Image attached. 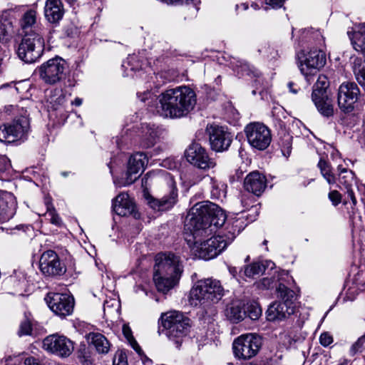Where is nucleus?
Listing matches in <instances>:
<instances>
[{
	"instance_id": "nucleus-1",
	"label": "nucleus",
	"mask_w": 365,
	"mask_h": 365,
	"mask_svg": "<svg viewBox=\"0 0 365 365\" xmlns=\"http://www.w3.org/2000/svg\"><path fill=\"white\" fill-rule=\"evenodd\" d=\"M226 221V215L216 204L209 201L196 203L190 210L185 222V228L193 239L192 250L200 259L209 260L220 254L227 246V242L220 235L206 240L215 227H222Z\"/></svg>"
},
{
	"instance_id": "nucleus-2",
	"label": "nucleus",
	"mask_w": 365,
	"mask_h": 365,
	"mask_svg": "<svg viewBox=\"0 0 365 365\" xmlns=\"http://www.w3.org/2000/svg\"><path fill=\"white\" fill-rule=\"evenodd\" d=\"M138 97L143 102L148 101L151 106L153 100L158 101L155 112L164 118H181L192 110L196 103V95L192 89L187 86H179L168 89L156 97L149 91L138 93Z\"/></svg>"
},
{
	"instance_id": "nucleus-3",
	"label": "nucleus",
	"mask_w": 365,
	"mask_h": 365,
	"mask_svg": "<svg viewBox=\"0 0 365 365\" xmlns=\"http://www.w3.org/2000/svg\"><path fill=\"white\" fill-rule=\"evenodd\" d=\"M22 38L17 48L18 57L26 63L37 61L43 55L45 46V29L37 22L36 11L30 9L21 17Z\"/></svg>"
},
{
	"instance_id": "nucleus-4",
	"label": "nucleus",
	"mask_w": 365,
	"mask_h": 365,
	"mask_svg": "<svg viewBox=\"0 0 365 365\" xmlns=\"http://www.w3.org/2000/svg\"><path fill=\"white\" fill-rule=\"evenodd\" d=\"M153 280L158 292L168 293L179 282L183 269L180 258L174 253L155 256Z\"/></svg>"
},
{
	"instance_id": "nucleus-5",
	"label": "nucleus",
	"mask_w": 365,
	"mask_h": 365,
	"mask_svg": "<svg viewBox=\"0 0 365 365\" xmlns=\"http://www.w3.org/2000/svg\"><path fill=\"white\" fill-rule=\"evenodd\" d=\"M223 295L224 289L219 280L212 278L200 279L191 288L189 302L195 307H207L218 302Z\"/></svg>"
},
{
	"instance_id": "nucleus-6",
	"label": "nucleus",
	"mask_w": 365,
	"mask_h": 365,
	"mask_svg": "<svg viewBox=\"0 0 365 365\" xmlns=\"http://www.w3.org/2000/svg\"><path fill=\"white\" fill-rule=\"evenodd\" d=\"M6 109L9 110V108ZM9 109L16 115L11 121L0 127V142L11 143L16 141H24L30 130L27 111L21 108L19 114H17L19 111L17 107L10 106Z\"/></svg>"
},
{
	"instance_id": "nucleus-7",
	"label": "nucleus",
	"mask_w": 365,
	"mask_h": 365,
	"mask_svg": "<svg viewBox=\"0 0 365 365\" xmlns=\"http://www.w3.org/2000/svg\"><path fill=\"white\" fill-rule=\"evenodd\" d=\"M277 297L281 300L274 302L268 307L266 314L269 321L282 320L295 310L296 296L293 290L279 283L277 288Z\"/></svg>"
},
{
	"instance_id": "nucleus-8",
	"label": "nucleus",
	"mask_w": 365,
	"mask_h": 365,
	"mask_svg": "<svg viewBox=\"0 0 365 365\" xmlns=\"http://www.w3.org/2000/svg\"><path fill=\"white\" fill-rule=\"evenodd\" d=\"M262 346V338L255 333L241 334L232 342L234 356L238 360L247 361L257 355Z\"/></svg>"
},
{
	"instance_id": "nucleus-9",
	"label": "nucleus",
	"mask_w": 365,
	"mask_h": 365,
	"mask_svg": "<svg viewBox=\"0 0 365 365\" xmlns=\"http://www.w3.org/2000/svg\"><path fill=\"white\" fill-rule=\"evenodd\" d=\"M160 320L166 336L171 339L185 336L190 331V320L180 312L174 311L162 314Z\"/></svg>"
},
{
	"instance_id": "nucleus-10",
	"label": "nucleus",
	"mask_w": 365,
	"mask_h": 365,
	"mask_svg": "<svg viewBox=\"0 0 365 365\" xmlns=\"http://www.w3.org/2000/svg\"><path fill=\"white\" fill-rule=\"evenodd\" d=\"M329 81L325 76H319L315 83L312 94V99L318 111L325 117L334 115L332 100L329 98L327 88Z\"/></svg>"
},
{
	"instance_id": "nucleus-11",
	"label": "nucleus",
	"mask_w": 365,
	"mask_h": 365,
	"mask_svg": "<svg viewBox=\"0 0 365 365\" xmlns=\"http://www.w3.org/2000/svg\"><path fill=\"white\" fill-rule=\"evenodd\" d=\"M67 68L66 61L56 56L42 63L38 68V73L46 83L53 85L65 78Z\"/></svg>"
},
{
	"instance_id": "nucleus-12",
	"label": "nucleus",
	"mask_w": 365,
	"mask_h": 365,
	"mask_svg": "<svg viewBox=\"0 0 365 365\" xmlns=\"http://www.w3.org/2000/svg\"><path fill=\"white\" fill-rule=\"evenodd\" d=\"M299 68L307 82L310 83L312 76L326 63V56L320 49L312 50L306 54H298Z\"/></svg>"
},
{
	"instance_id": "nucleus-13",
	"label": "nucleus",
	"mask_w": 365,
	"mask_h": 365,
	"mask_svg": "<svg viewBox=\"0 0 365 365\" xmlns=\"http://www.w3.org/2000/svg\"><path fill=\"white\" fill-rule=\"evenodd\" d=\"M245 133L249 144L259 150H265L272 141L270 130L261 123L247 124L245 128Z\"/></svg>"
},
{
	"instance_id": "nucleus-14",
	"label": "nucleus",
	"mask_w": 365,
	"mask_h": 365,
	"mask_svg": "<svg viewBox=\"0 0 365 365\" xmlns=\"http://www.w3.org/2000/svg\"><path fill=\"white\" fill-rule=\"evenodd\" d=\"M43 349L48 353L61 358L69 356L74 349L73 342L63 335L50 334L42 342Z\"/></svg>"
},
{
	"instance_id": "nucleus-15",
	"label": "nucleus",
	"mask_w": 365,
	"mask_h": 365,
	"mask_svg": "<svg viewBox=\"0 0 365 365\" xmlns=\"http://www.w3.org/2000/svg\"><path fill=\"white\" fill-rule=\"evenodd\" d=\"M169 190L161 198H155L149 193H145V198L150 208L158 212L171 210L178 202V190L175 182L170 179L168 182Z\"/></svg>"
},
{
	"instance_id": "nucleus-16",
	"label": "nucleus",
	"mask_w": 365,
	"mask_h": 365,
	"mask_svg": "<svg viewBox=\"0 0 365 365\" xmlns=\"http://www.w3.org/2000/svg\"><path fill=\"white\" fill-rule=\"evenodd\" d=\"M360 90L354 82H344L338 89L337 102L341 110L349 113L354 110Z\"/></svg>"
},
{
	"instance_id": "nucleus-17",
	"label": "nucleus",
	"mask_w": 365,
	"mask_h": 365,
	"mask_svg": "<svg viewBox=\"0 0 365 365\" xmlns=\"http://www.w3.org/2000/svg\"><path fill=\"white\" fill-rule=\"evenodd\" d=\"M39 269L43 275L53 277L62 276L66 272V267L58 254L51 250L42 253L39 259Z\"/></svg>"
},
{
	"instance_id": "nucleus-18",
	"label": "nucleus",
	"mask_w": 365,
	"mask_h": 365,
	"mask_svg": "<svg viewBox=\"0 0 365 365\" xmlns=\"http://www.w3.org/2000/svg\"><path fill=\"white\" fill-rule=\"evenodd\" d=\"M45 300L51 310L61 317L68 316L73 312V298L67 294L50 292Z\"/></svg>"
},
{
	"instance_id": "nucleus-19",
	"label": "nucleus",
	"mask_w": 365,
	"mask_h": 365,
	"mask_svg": "<svg viewBox=\"0 0 365 365\" xmlns=\"http://www.w3.org/2000/svg\"><path fill=\"white\" fill-rule=\"evenodd\" d=\"M206 132L209 135L212 150L216 152L227 150L232 141V135L222 126L208 125Z\"/></svg>"
},
{
	"instance_id": "nucleus-20",
	"label": "nucleus",
	"mask_w": 365,
	"mask_h": 365,
	"mask_svg": "<svg viewBox=\"0 0 365 365\" xmlns=\"http://www.w3.org/2000/svg\"><path fill=\"white\" fill-rule=\"evenodd\" d=\"M185 155L190 163L200 169H210L215 168L216 165L215 160L210 158L205 149L202 148L200 144L197 143H192L185 150Z\"/></svg>"
},
{
	"instance_id": "nucleus-21",
	"label": "nucleus",
	"mask_w": 365,
	"mask_h": 365,
	"mask_svg": "<svg viewBox=\"0 0 365 365\" xmlns=\"http://www.w3.org/2000/svg\"><path fill=\"white\" fill-rule=\"evenodd\" d=\"M148 163L145 153L138 152L132 155L128 163L125 182L123 185H128L134 182L143 173Z\"/></svg>"
},
{
	"instance_id": "nucleus-22",
	"label": "nucleus",
	"mask_w": 365,
	"mask_h": 365,
	"mask_svg": "<svg viewBox=\"0 0 365 365\" xmlns=\"http://www.w3.org/2000/svg\"><path fill=\"white\" fill-rule=\"evenodd\" d=\"M68 98L61 91H58L50 98L48 106V115L51 118H58L60 123L68 117L69 112Z\"/></svg>"
},
{
	"instance_id": "nucleus-23",
	"label": "nucleus",
	"mask_w": 365,
	"mask_h": 365,
	"mask_svg": "<svg viewBox=\"0 0 365 365\" xmlns=\"http://www.w3.org/2000/svg\"><path fill=\"white\" fill-rule=\"evenodd\" d=\"M17 207V200L14 195L0 190V223H4L13 218Z\"/></svg>"
},
{
	"instance_id": "nucleus-24",
	"label": "nucleus",
	"mask_w": 365,
	"mask_h": 365,
	"mask_svg": "<svg viewBox=\"0 0 365 365\" xmlns=\"http://www.w3.org/2000/svg\"><path fill=\"white\" fill-rule=\"evenodd\" d=\"M339 171L338 175V184L337 186L342 189L343 187L346 190L348 197L351 200L354 205L356 204V199L355 197L352 187L356 184L354 173L346 168H343L341 165L337 167Z\"/></svg>"
},
{
	"instance_id": "nucleus-25",
	"label": "nucleus",
	"mask_w": 365,
	"mask_h": 365,
	"mask_svg": "<svg viewBox=\"0 0 365 365\" xmlns=\"http://www.w3.org/2000/svg\"><path fill=\"white\" fill-rule=\"evenodd\" d=\"M244 187L249 192L259 196L267 187L266 177L258 171L252 172L245 178Z\"/></svg>"
},
{
	"instance_id": "nucleus-26",
	"label": "nucleus",
	"mask_w": 365,
	"mask_h": 365,
	"mask_svg": "<svg viewBox=\"0 0 365 365\" xmlns=\"http://www.w3.org/2000/svg\"><path fill=\"white\" fill-rule=\"evenodd\" d=\"M113 210L120 216L131 215L135 210V205L127 193H120L113 200Z\"/></svg>"
},
{
	"instance_id": "nucleus-27",
	"label": "nucleus",
	"mask_w": 365,
	"mask_h": 365,
	"mask_svg": "<svg viewBox=\"0 0 365 365\" xmlns=\"http://www.w3.org/2000/svg\"><path fill=\"white\" fill-rule=\"evenodd\" d=\"M14 11L5 10L0 15V42L7 43L11 36L13 23L15 19Z\"/></svg>"
},
{
	"instance_id": "nucleus-28",
	"label": "nucleus",
	"mask_w": 365,
	"mask_h": 365,
	"mask_svg": "<svg viewBox=\"0 0 365 365\" xmlns=\"http://www.w3.org/2000/svg\"><path fill=\"white\" fill-rule=\"evenodd\" d=\"M160 129L154 124H143L142 125V135L140 145L142 148L153 147L158 140Z\"/></svg>"
},
{
	"instance_id": "nucleus-29",
	"label": "nucleus",
	"mask_w": 365,
	"mask_h": 365,
	"mask_svg": "<svg viewBox=\"0 0 365 365\" xmlns=\"http://www.w3.org/2000/svg\"><path fill=\"white\" fill-rule=\"evenodd\" d=\"M354 48L365 56V23L355 24L351 32L348 31Z\"/></svg>"
},
{
	"instance_id": "nucleus-30",
	"label": "nucleus",
	"mask_w": 365,
	"mask_h": 365,
	"mask_svg": "<svg viewBox=\"0 0 365 365\" xmlns=\"http://www.w3.org/2000/svg\"><path fill=\"white\" fill-rule=\"evenodd\" d=\"M63 4L61 0H46L44 14L50 23L58 22L63 16Z\"/></svg>"
},
{
	"instance_id": "nucleus-31",
	"label": "nucleus",
	"mask_w": 365,
	"mask_h": 365,
	"mask_svg": "<svg viewBox=\"0 0 365 365\" xmlns=\"http://www.w3.org/2000/svg\"><path fill=\"white\" fill-rule=\"evenodd\" d=\"M225 314L229 320L233 323L242 321L246 316L245 304L240 301L232 302L227 306Z\"/></svg>"
},
{
	"instance_id": "nucleus-32",
	"label": "nucleus",
	"mask_w": 365,
	"mask_h": 365,
	"mask_svg": "<svg viewBox=\"0 0 365 365\" xmlns=\"http://www.w3.org/2000/svg\"><path fill=\"white\" fill-rule=\"evenodd\" d=\"M230 66L235 71L237 75L240 76H243L245 75L250 76L253 74L255 76L257 77V78L255 81V85L260 82L261 78L258 76V74L252 71L250 66L245 61L242 59H239L237 58H232L230 60Z\"/></svg>"
},
{
	"instance_id": "nucleus-33",
	"label": "nucleus",
	"mask_w": 365,
	"mask_h": 365,
	"mask_svg": "<svg viewBox=\"0 0 365 365\" xmlns=\"http://www.w3.org/2000/svg\"><path fill=\"white\" fill-rule=\"evenodd\" d=\"M87 341L92 344L99 354H107L110 349V343L107 339L100 333H89Z\"/></svg>"
},
{
	"instance_id": "nucleus-34",
	"label": "nucleus",
	"mask_w": 365,
	"mask_h": 365,
	"mask_svg": "<svg viewBox=\"0 0 365 365\" xmlns=\"http://www.w3.org/2000/svg\"><path fill=\"white\" fill-rule=\"evenodd\" d=\"M265 270L264 266L259 262H253L245 267L244 269L239 272L240 276H245L248 278H254L259 275Z\"/></svg>"
},
{
	"instance_id": "nucleus-35",
	"label": "nucleus",
	"mask_w": 365,
	"mask_h": 365,
	"mask_svg": "<svg viewBox=\"0 0 365 365\" xmlns=\"http://www.w3.org/2000/svg\"><path fill=\"white\" fill-rule=\"evenodd\" d=\"M318 167L329 184L332 185L336 182V178L331 171L330 165L327 161L321 159L318 163Z\"/></svg>"
},
{
	"instance_id": "nucleus-36",
	"label": "nucleus",
	"mask_w": 365,
	"mask_h": 365,
	"mask_svg": "<svg viewBox=\"0 0 365 365\" xmlns=\"http://www.w3.org/2000/svg\"><path fill=\"white\" fill-rule=\"evenodd\" d=\"M312 39L317 41L319 44H320L324 41L323 36H322L320 31L317 30L314 31L312 29H304L302 31L299 43H303L304 41H309Z\"/></svg>"
},
{
	"instance_id": "nucleus-37",
	"label": "nucleus",
	"mask_w": 365,
	"mask_h": 365,
	"mask_svg": "<svg viewBox=\"0 0 365 365\" xmlns=\"http://www.w3.org/2000/svg\"><path fill=\"white\" fill-rule=\"evenodd\" d=\"M143 65V63L140 61L138 56L133 54L128 57L127 61L124 62L122 66L126 69L130 68V71H136L141 70Z\"/></svg>"
},
{
	"instance_id": "nucleus-38",
	"label": "nucleus",
	"mask_w": 365,
	"mask_h": 365,
	"mask_svg": "<svg viewBox=\"0 0 365 365\" xmlns=\"http://www.w3.org/2000/svg\"><path fill=\"white\" fill-rule=\"evenodd\" d=\"M247 314L251 319L256 320L261 316L262 309L257 304H252L247 307L246 310V314Z\"/></svg>"
},
{
	"instance_id": "nucleus-39",
	"label": "nucleus",
	"mask_w": 365,
	"mask_h": 365,
	"mask_svg": "<svg viewBox=\"0 0 365 365\" xmlns=\"http://www.w3.org/2000/svg\"><path fill=\"white\" fill-rule=\"evenodd\" d=\"M365 344V338L359 337L356 341H355L351 346L349 349V353L351 356H354L356 354L359 352H361L364 349V345Z\"/></svg>"
},
{
	"instance_id": "nucleus-40",
	"label": "nucleus",
	"mask_w": 365,
	"mask_h": 365,
	"mask_svg": "<svg viewBox=\"0 0 365 365\" xmlns=\"http://www.w3.org/2000/svg\"><path fill=\"white\" fill-rule=\"evenodd\" d=\"M32 332L31 323L29 319H25L20 324L19 330L18 331L19 336L31 335Z\"/></svg>"
},
{
	"instance_id": "nucleus-41",
	"label": "nucleus",
	"mask_w": 365,
	"mask_h": 365,
	"mask_svg": "<svg viewBox=\"0 0 365 365\" xmlns=\"http://www.w3.org/2000/svg\"><path fill=\"white\" fill-rule=\"evenodd\" d=\"M78 357L81 363L83 365H88L91 364V359H90L88 353L86 350L85 346L83 348H81L78 351Z\"/></svg>"
},
{
	"instance_id": "nucleus-42",
	"label": "nucleus",
	"mask_w": 365,
	"mask_h": 365,
	"mask_svg": "<svg viewBox=\"0 0 365 365\" xmlns=\"http://www.w3.org/2000/svg\"><path fill=\"white\" fill-rule=\"evenodd\" d=\"M46 215L49 217L52 224L58 226L61 225V220L54 210H48Z\"/></svg>"
},
{
	"instance_id": "nucleus-43",
	"label": "nucleus",
	"mask_w": 365,
	"mask_h": 365,
	"mask_svg": "<svg viewBox=\"0 0 365 365\" xmlns=\"http://www.w3.org/2000/svg\"><path fill=\"white\" fill-rule=\"evenodd\" d=\"M243 218V217L242 218L239 217L234 220L232 223V229L234 232L237 231V233H240L247 226V224L245 223Z\"/></svg>"
},
{
	"instance_id": "nucleus-44",
	"label": "nucleus",
	"mask_w": 365,
	"mask_h": 365,
	"mask_svg": "<svg viewBox=\"0 0 365 365\" xmlns=\"http://www.w3.org/2000/svg\"><path fill=\"white\" fill-rule=\"evenodd\" d=\"M354 74L358 83L365 88V66L358 71L355 70Z\"/></svg>"
},
{
	"instance_id": "nucleus-45",
	"label": "nucleus",
	"mask_w": 365,
	"mask_h": 365,
	"mask_svg": "<svg viewBox=\"0 0 365 365\" xmlns=\"http://www.w3.org/2000/svg\"><path fill=\"white\" fill-rule=\"evenodd\" d=\"M319 341L322 346H328L333 342V337L328 332H324L319 336Z\"/></svg>"
},
{
	"instance_id": "nucleus-46",
	"label": "nucleus",
	"mask_w": 365,
	"mask_h": 365,
	"mask_svg": "<svg viewBox=\"0 0 365 365\" xmlns=\"http://www.w3.org/2000/svg\"><path fill=\"white\" fill-rule=\"evenodd\" d=\"M329 198L332 204L336 206L341 202V195L337 190H333L329 193Z\"/></svg>"
},
{
	"instance_id": "nucleus-47",
	"label": "nucleus",
	"mask_w": 365,
	"mask_h": 365,
	"mask_svg": "<svg viewBox=\"0 0 365 365\" xmlns=\"http://www.w3.org/2000/svg\"><path fill=\"white\" fill-rule=\"evenodd\" d=\"M272 113L273 117L275 118L279 121H282L281 117L284 118H285V110L281 106L274 107Z\"/></svg>"
},
{
	"instance_id": "nucleus-48",
	"label": "nucleus",
	"mask_w": 365,
	"mask_h": 365,
	"mask_svg": "<svg viewBox=\"0 0 365 365\" xmlns=\"http://www.w3.org/2000/svg\"><path fill=\"white\" fill-rule=\"evenodd\" d=\"M210 184L212 195L215 197H219L220 195V189L219 187L220 185L212 178H210Z\"/></svg>"
},
{
	"instance_id": "nucleus-49",
	"label": "nucleus",
	"mask_w": 365,
	"mask_h": 365,
	"mask_svg": "<svg viewBox=\"0 0 365 365\" xmlns=\"http://www.w3.org/2000/svg\"><path fill=\"white\" fill-rule=\"evenodd\" d=\"M10 165V162L8 158L3 156L0 157V175L8 170Z\"/></svg>"
},
{
	"instance_id": "nucleus-50",
	"label": "nucleus",
	"mask_w": 365,
	"mask_h": 365,
	"mask_svg": "<svg viewBox=\"0 0 365 365\" xmlns=\"http://www.w3.org/2000/svg\"><path fill=\"white\" fill-rule=\"evenodd\" d=\"M273 281L271 278H263L257 283V287L261 289H269L272 286Z\"/></svg>"
},
{
	"instance_id": "nucleus-51",
	"label": "nucleus",
	"mask_w": 365,
	"mask_h": 365,
	"mask_svg": "<svg viewBox=\"0 0 365 365\" xmlns=\"http://www.w3.org/2000/svg\"><path fill=\"white\" fill-rule=\"evenodd\" d=\"M286 0H264L266 4L270 6L273 9L281 8Z\"/></svg>"
},
{
	"instance_id": "nucleus-52",
	"label": "nucleus",
	"mask_w": 365,
	"mask_h": 365,
	"mask_svg": "<svg viewBox=\"0 0 365 365\" xmlns=\"http://www.w3.org/2000/svg\"><path fill=\"white\" fill-rule=\"evenodd\" d=\"M123 333L125 337L128 341L132 339H133V335H132V331H131L130 328L128 325L124 324L123 326Z\"/></svg>"
},
{
	"instance_id": "nucleus-53",
	"label": "nucleus",
	"mask_w": 365,
	"mask_h": 365,
	"mask_svg": "<svg viewBox=\"0 0 365 365\" xmlns=\"http://www.w3.org/2000/svg\"><path fill=\"white\" fill-rule=\"evenodd\" d=\"M131 345V346L133 348V349L139 354L141 355L142 354V349L139 344L137 343V341L133 339L128 341Z\"/></svg>"
},
{
	"instance_id": "nucleus-54",
	"label": "nucleus",
	"mask_w": 365,
	"mask_h": 365,
	"mask_svg": "<svg viewBox=\"0 0 365 365\" xmlns=\"http://www.w3.org/2000/svg\"><path fill=\"white\" fill-rule=\"evenodd\" d=\"M24 365H41L38 360L33 356H29L25 359Z\"/></svg>"
},
{
	"instance_id": "nucleus-55",
	"label": "nucleus",
	"mask_w": 365,
	"mask_h": 365,
	"mask_svg": "<svg viewBox=\"0 0 365 365\" xmlns=\"http://www.w3.org/2000/svg\"><path fill=\"white\" fill-rule=\"evenodd\" d=\"M250 199L248 197H247V195H244L242 197V200H241V202H242V204L244 207H251L252 209H254L255 211H257V207H254L252 205H251V202H250Z\"/></svg>"
},
{
	"instance_id": "nucleus-56",
	"label": "nucleus",
	"mask_w": 365,
	"mask_h": 365,
	"mask_svg": "<svg viewBox=\"0 0 365 365\" xmlns=\"http://www.w3.org/2000/svg\"><path fill=\"white\" fill-rule=\"evenodd\" d=\"M167 4H189L190 1H192L193 0H162Z\"/></svg>"
},
{
	"instance_id": "nucleus-57",
	"label": "nucleus",
	"mask_w": 365,
	"mask_h": 365,
	"mask_svg": "<svg viewBox=\"0 0 365 365\" xmlns=\"http://www.w3.org/2000/svg\"><path fill=\"white\" fill-rule=\"evenodd\" d=\"M113 365H127V361L125 360V357L120 354L118 362L116 363L115 361H114Z\"/></svg>"
},
{
	"instance_id": "nucleus-58",
	"label": "nucleus",
	"mask_w": 365,
	"mask_h": 365,
	"mask_svg": "<svg viewBox=\"0 0 365 365\" xmlns=\"http://www.w3.org/2000/svg\"><path fill=\"white\" fill-rule=\"evenodd\" d=\"M352 361L346 358L341 359L337 365H351Z\"/></svg>"
},
{
	"instance_id": "nucleus-59",
	"label": "nucleus",
	"mask_w": 365,
	"mask_h": 365,
	"mask_svg": "<svg viewBox=\"0 0 365 365\" xmlns=\"http://www.w3.org/2000/svg\"><path fill=\"white\" fill-rule=\"evenodd\" d=\"M83 103V101L80 98H76L73 101L71 102V105H74L76 106H80Z\"/></svg>"
},
{
	"instance_id": "nucleus-60",
	"label": "nucleus",
	"mask_w": 365,
	"mask_h": 365,
	"mask_svg": "<svg viewBox=\"0 0 365 365\" xmlns=\"http://www.w3.org/2000/svg\"><path fill=\"white\" fill-rule=\"evenodd\" d=\"M229 272L234 277H237V275L238 274L237 269L235 267H229Z\"/></svg>"
},
{
	"instance_id": "nucleus-61",
	"label": "nucleus",
	"mask_w": 365,
	"mask_h": 365,
	"mask_svg": "<svg viewBox=\"0 0 365 365\" xmlns=\"http://www.w3.org/2000/svg\"><path fill=\"white\" fill-rule=\"evenodd\" d=\"M293 86H294V83H292V82L289 83V84H288V87H289V91H290L291 92H292L293 93H297V91L296 89H294V88H292V87H293Z\"/></svg>"
},
{
	"instance_id": "nucleus-62",
	"label": "nucleus",
	"mask_w": 365,
	"mask_h": 365,
	"mask_svg": "<svg viewBox=\"0 0 365 365\" xmlns=\"http://www.w3.org/2000/svg\"><path fill=\"white\" fill-rule=\"evenodd\" d=\"M215 290H217V289L213 288L212 285L210 288L207 289V293H210V295H214L215 294Z\"/></svg>"
},
{
	"instance_id": "nucleus-63",
	"label": "nucleus",
	"mask_w": 365,
	"mask_h": 365,
	"mask_svg": "<svg viewBox=\"0 0 365 365\" xmlns=\"http://www.w3.org/2000/svg\"><path fill=\"white\" fill-rule=\"evenodd\" d=\"M110 307L109 302H108V301L105 302V303L103 304L104 311L106 310V309L107 307Z\"/></svg>"
},
{
	"instance_id": "nucleus-64",
	"label": "nucleus",
	"mask_w": 365,
	"mask_h": 365,
	"mask_svg": "<svg viewBox=\"0 0 365 365\" xmlns=\"http://www.w3.org/2000/svg\"><path fill=\"white\" fill-rule=\"evenodd\" d=\"M66 1L71 5H73L77 1V0H66Z\"/></svg>"
}]
</instances>
